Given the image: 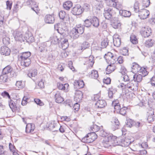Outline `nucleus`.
I'll use <instances>...</instances> for the list:
<instances>
[{"label": "nucleus", "instance_id": "f257e3e1", "mask_svg": "<svg viewBox=\"0 0 155 155\" xmlns=\"http://www.w3.org/2000/svg\"><path fill=\"white\" fill-rule=\"evenodd\" d=\"M104 137L102 143L105 147L108 148L112 146L118 145L119 144L118 143V141L120 140L119 138L113 136L112 134H109Z\"/></svg>", "mask_w": 155, "mask_h": 155}, {"label": "nucleus", "instance_id": "f03ea898", "mask_svg": "<svg viewBox=\"0 0 155 155\" xmlns=\"http://www.w3.org/2000/svg\"><path fill=\"white\" fill-rule=\"evenodd\" d=\"M31 55V53L29 51L23 52L21 54L20 56L21 65L27 67L30 65L31 60L29 57Z\"/></svg>", "mask_w": 155, "mask_h": 155}, {"label": "nucleus", "instance_id": "7ed1b4c3", "mask_svg": "<svg viewBox=\"0 0 155 155\" xmlns=\"http://www.w3.org/2000/svg\"><path fill=\"white\" fill-rule=\"evenodd\" d=\"M97 137V135L95 133L92 132L90 133H88L86 136L82 138V140L83 142L90 143L95 140Z\"/></svg>", "mask_w": 155, "mask_h": 155}, {"label": "nucleus", "instance_id": "20e7f679", "mask_svg": "<svg viewBox=\"0 0 155 155\" xmlns=\"http://www.w3.org/2000/svg\"><path fill=\"white\" fill-rule=\"evenodd\" d=\"M27 5L31 8L35 13L38 15L39 13V9L38 4L33 0H28L26 2Z\"/></svg>", "mask_w": 155, "mask_h": 155}, {"label": "nucleus", "instance_id": "39448f33", "mask_svg": "<svg viewBox=\"0 0 155 155\" xmlns=\"http://www.w3.org/2000/svg\"><path fill=\"white\" fill-rule=\"evenodd\" d=\"M13 37L16 41L23 42L24 36L22 33L18 30L14 31L12 33Z\"/></svg>", "mask_w": 155, "mask_h": 155}, {"label": "nucleus", "instance_id": "423d86ee", "mask_svg": "<svg viewBox=\"0 0 155 155\" xmlns=\"http://www.w3.org/2000/svg\"><path fill=\"white\" fill-rule=\"evenodd\" d=\"M114 12L112 8H109L104 9V15L106 19H110L114 16Z\"/></svg>", "mask_w": 155, "mask_h": 155}, {"label": "nucleus", "instance_id": "0eeeda50", "mask_svg": "<svg viewBox=\"0 0 155 155\" xmlns=\"http://www.w3.org/2000/svg\"><path fill=\"white\" fill-rule=\"evenodd\" d=\"M138 84V83L132 80L126 84V88L133 91H136L137 89Z\"/></svg>", "mask_w": 155, "mask_h": 155}, {"label": "nucleus", "instance_id": "6e6552de", "mask_svg": "<svg viewBox=\"0 0 155 155\" xmlns=\"http://www.w3.org/2000/svg\"><path fill=\"white\" fill-rule=\"evenodd\" d=\"M55 101L58 103H61L64 101V99L61 97L60 91H56L53 92Z\"/></svg>", "mask_w": 155, "mask_h": 155}, {"label": "nucleus", "instance_id": "1a4fd4ad", "mask_svg": "<svg viewBox=\"0 0 155 155\" xmlns=\"http://www.w3.org/2000/svg\"><path fill=\"white\" fill-rule=\"evenodd\" d=\"M138 16L141 19H145L147 18L150 15L149 11L145 9H140L139 12Z\"/></svg>", "mask_w": 155, "mask_h": 155}, {"label": "nucleus", "instance_id": "9d476101", "mask_svg": "<svg viewBox=\"0 0 155 155\" xmlns=\"http://www.w3.org/2000/svg\"><path fill=\"white\" fill-rule=\"evenodd\" d=\"M83 12L81 5H77L73 8L71 12L74 15H79L81 14Z\"/></svg>", "mask_w": 155, "mask_h": 155}, {"label": "nucleus", "instance_id": "9b49d317", "mask_svg": "<svg viewBox=\"0 0 155 155\" xmlns=\"http://www.w3.org/2000/svg\"><path fill=\"white\" fill-rule=\"evenodd\" d=\"M140 32L143 37L147 38L150 35L151 33V30L149 28L143 27L142 28Z\"/></svg>", "mask_w": 155, "mask_h": 155}, {"label": "nucleus", "instance_id": "f8f14e48", "mask_svg": "<svg viewBox=\"0 0 155 155\" xmlns=\"http://www.w3.org/2000/svg\"><path fill=\"white\" fill-rule=\"evenodd\" d=\"M23 42L26 41L27 42L30 43L34 41V38L32 33L29 31H27L25 34L24 37Z\"/></svg>", "mask_w": 155, "mask_h": 155}, {"label": "nucleus", "instance_id": "ddd939ff", "mask_svg": "<svg viewBox=\"0 0 155 155\" xmlns=\"http://www.w3.org/2000/svg\"><path fill=\"white\" fill-rule=\"evenodd\" d=\"M120 139V141H118V143L119 144L118 145H120L124 147L128 146L131 143V142L130 140L129 139L125 138L122 139Z\"/></svg>", "mask_w": 155, "mask_h": 155}, {"label": "nucleus", "instance_id": "4468645a", "mask_svg": "<svg viewBox=\"0 0 155 155\" xmlns=\"http://www.w3.org/2000/svg\"><path fill=\"white\" fill-rule=\"evenodd\" d=\"M113 44L116 47H119L121 45V41L119 35L115 34L113 36Z\"/></svg>", "mask_w": 155, "mask_h": 155}, {"label": "nucleus", "instance_id": "2eb2a0df", "mask_svg": "<svg viewBox=\"0 0 155 155\" xmlns=\"http://www.w3.org/2000/svg\"><path fill=\"white\" fill-rule=\"evenodd\" d=\"M94 57L92 56H90L88 58H85L84 63V64L87 65L89 68L92 67L94 63L93 61Z\"/></svg>", "mask_w": 155, "mask_h": 155}, {"label": "nucleus", "instance_id": "dca6fc26", "mask_svg": "<svg viewBox=\"0 0 155 155\" xmlns=\"http://www.w3.org/2000/svg\"><path fill=\"white\" fill-rule=\"evenodd\" d=\"M45 22L48 24H53L55 21L54 15H46L44 18Z\"/></svg>", "mask_w": 155, "mask_h": 155}, {"label": "nucleus", "instance_id": "f3484780", "mask_svg": "<svg viewBox=\"0 0 155 155\" xmlns=\"http://www.w3.org/2000/svg\"><path fill=\"white\" fill-rule=\"evenodd\" d=\"M111 122L112 124L111 128L113 130H115L119 128L120 123L116 118H113Z\"/></svg>", "mask_w": 155, "mask_h": 155}, {"label": "nucleus", "instance_id": "a211bd4d", "mask_svg": "<svg viewBox=\"0 0 155 155\" xmlns=\"http://www.w3.org/2000/svg\"><path fill=\"white\" fill-rule=\"evenodd\" d=\"M82 92L80 91H77L75 93L74 99V101L77 102H79L81 101L83 98Z\"/></svg>", "mask_w": 155, "mask_h": 155}, {"label": "nucleus", "instance_id": "6ab92c4d", "mask_svg": "<svg viewBox=\"0 0 155 155\" xmlns=\"http://www.w3.org/2000/svg\"><path fill=\"white\" fill-rule=\"evenodd\" d=\"M11 51L10 49L7 46H3L1 47L0 50V52L2 55L6 56L10 54Z\"/></svg>", "mask_w": 155, "mask_h": 155}, {"label": "nucleus", "instance_id": "aec40b11", "mask_svg": "<svg viewBox=\"0 0 155 155\" xmlns=\"http://www.w3.org/2000/svg\"><path fill=\"white\" fill-rule=\"evenodd\" d=\"M74 86L77 89H80L84 87V84L83 80H75L74 83Z\"/></svg>", "mask_w": 155, "mask_h": 155}, {"label": "nucleus", "instance_id": "412c9836", "mask_svg": "<svg viewBox=\"0 0 155 155\" xmlns=\"http://www.w3.org/2000/svg\"><path fill=\"white\" fill-rule=\"evenodd\" d=\"M107 105L105 101L104 100H98L95 104L96 107L103 108Z\"/></svg>", "mask_w": 155, "mask_h": 155}, {"label": "nucleus", "instance_id": "4be33fe9", "mask_svg": "<svg viewBox=\"0 0 155 155\" xmlns=\"http://www.w3.org/2000/svg\"><path fill=\"white\" fill-rule=\"evenodd\" d=\"M35 127L34 124L29 123L27 124L25 131L27 133H32L35 129Z\"/></svg>", "mask_w": 155, "mask_h": 155}, {"label": "nucleus", "instance_id": "5701e85b", "mask_svg": "<svg viewBox=\"0 0 155 155\" xmlns=\"http://www.w3.org/2000/svg\"><path fill=\"white\" fill-rule=\"evenodd\" d=\"M120 15L125 18L129 17L131 15V12L126 10H122L119 11Z\"/></svg>", "mask_w": 155, "mask_h": 155}, {"label": "nucleus", "instance_id": "b1692460", "mask_svg": "<svg viewBox=\"0 0 155 155\" xmlns=\"http://www.w3.org/2000/svg\"><path fill=\"white\" fill-rule=\"evenodd\" d=\"M110 64L106 68V73L109 74L112 73L115 69V66L114 64Z\"/></svg>", "mask_w": 155, "mask_h": 155}, {"label": "nucleus", "instance_id": "393cba45", "mask_svg": "<svg viewBox=\"0 0 155 155\" xmlns=\"http://www.w3.org/2000/svg\"><path fill=\"white\" fill-rule=\"evenodd\" d=\"M67 101V102L68 101V103L67 104L68 105L71 107L73 106V108L74 110L76 111H78L80 107V105L78 103V102H77L76 103L74 104V105H73V104L71 102L70 100H68Z\"/></svg>", "mask_w": 155, "mask_h": 155}, {"label": "nucleus", "instance_id": "a878e982", "mask_svg": "<svg viewBox=\"0 0 155 155\" xmlns=\"http://www.w3.org/2000/svg\"><path fill=\"white\" fill-rule=\"evenodd\" d=\"M140 67L135 62L133 63L132 65L131 71L134 73L138 72Z\"/></svg>", "mask_w": 155, "mask_h": 155}, {"label": "nucleus", "instance_id": "bb28decb", "mask_svg": "<svg viewBox=\"0 0 155 155\" xmlns=\"http://www.w3.org/2000/svg\"><path fill=\"white\" fill-rule=\"evenodd\" d=\"M112 105L114 107V109L117 112H119V111L121 109L120 104L118 100L114 101L112 103Z\"/></svg>", "mask_w": 155, "mask_h": 155}, {"label": "nucleus", "instance_id": "cd10ccee", "mask_svg": "<svg viewBox=\"0 0 155 155\" xmlns=\"http://www.w3.org/2000/svg\"><path fill=\"white\" fill-rule=\"evenodd\" d=\"M91 25L96 28H97L99 25V21L98 18L96 16H94L91 19Z\"/></svg>", "mask_w": 155, "mask_h": 155}, {"label": "nucleus", "instance_id": "c85d7f7f", "mask_svg": "<svg viewBox=\"0 0 155 155\" xmlns=\"http://www.w3.org/2000/svg\"><path fill=\"white\" fill-rule=\"evenodd\" d=\"M143 76L141 74H135L133 76V81L136 82L137 83L140 82L142 80Z\"/></svg>", "mask_w": 155, "mask_h": 155}, {"label": "nucleus", "instance_id": "c756f323", "mask_svg": "<svg viewBox=\"0 0 155 155\" xmlns=\"http://www.w3.org/2000/svg\"><path fill=\"white\" fill-rule=\"evenodd\" d=\"M74 28L78 32L80 35L82 34L84 31V27L81 24L77 25Z\"/></svg>", "mask_w": 155, "mask_h": 155}, {"label": "nucleus", "instance_id": "7c9ffc66", "mask_svg": "<svg viewBox=\"0 0 155 155\" xmlns=\"http://www.w3.org/2000/svg\"><path fill=\"white\" fill-rule=\"evenodd\" d=\"M73 4L72 2L70 1H67L65 2L63 4L64 8L67 10H69L70 8L72 6Z\"/></svg>", "mask_w": 155, "mask_h": 155}, {"label": "nucleus", "instance_id": "2f4dec72", "mask_svg": "<svg viewBox=\"0 0 155 155\" xmlns=\"http://www.w3.org/2000/svg\"><path fill=\"white\" fill-rule=\"evenodd\" d=\"M147 67H140L138 72L140 74H141L143 77H145L147 75L148 73V72L147 71Z\"/></svg>", "mask_w": 155, "mask_h": 155}, {"label": "nucleus", "instance_id": "473e14b6", "mask_svg": "<svg viewBox=\"0 0 155 155\" xmlns=\"http://www.w3.org/2000/svg\"><path fill=\"white\" fill-rule=\"evenodd\" d=\"M57 123H55L54 121H52L49 126L48 128L53 131H55L58 130V127L57 128Z\"/></svg>", "mask_w": 155, "mask_h": 155}, {"label": "nucleus", "instance_id": "72a5a7b5", "mask_svg": "<svg viewBox=\"0 0 155 155\" xmlns=\"http://www.w3.org/2000/svg\"><path fill=\"white\" fill-rule=\"evenodd\" d=\"M154 44V41L152 39H148L144 43L145 46L147 48H150L153 46Z\"/></svg>", "mask_w": 155, "mask_h": 155}, {"label": "nucleus", "instance_id": "f704fd0d", "mask_svg": "<svg viewBox=\"0 0 155 155\" xmlns=\"http://www.w3.org/2000/svg\"><path fill=\"white\" fill-rule=\"evenodd\" d=\"M116 1L114 4L113 3V7L119 11L122 10L121 9L123 7L122 4L120 2H119L117 0H116Z\"/></svg>", "mask_w": 155, "mask_h": 155}, {"label": "nucleus", "instance_id": "c9c22d12", "mask_svg": "<svg viewBox=\"0 0 155 155\" xmlns=\"http://www.w3.org/2000/svg\"><path fill=\"white\" fill-rule=\"evenodd\" d=\"M71 34V35L74 39L78 38L80 35L78 32L76 31L74 28L72 29Z\"/></svg>", "mask_w": 155, "mask_h": 155}, {"label": "nucleus", "instance_id": "e433bc0d", "mask_svg": "<svg viewBox=\"0 0 155 155\" xmlns=\"http://www.w3.org/2000/svg\"><path fill=\"white\" fill-rule=\"evenodd\" d=\"M155 116L154 114V112L152 111L150 113L147 118V120L149 123H151L154 120Z\"/></svg>", "mask_w": 155, "mask_h": 155}, {"label": "nucleus", "instance_id": "4c0bfd02", "mask_svg": "<svg viewBox=\"0 0 155 155\" xmlns=\"http://www.w3.org/2000/svg\"><path fill=\"white\" fill-rule=\"evenodd\" d=\"M47 50V44L45 42L41 43L39 47L38 50L41 52H43Z\"/></svg>", "mask_w": 155, "mask_h": 155}, {"label": "nucleus", "instance_id": "58836bf2", "mask_svg": "<svg viewBox=\"0 0 155 155\" xmlns=\"http://www.w3.org/2000/svg\"><path fill=\"white\" fill-rule=\"evenodd\" d=\"M114 54L110 52H108L107 54H105L104 57L108 64L110 63L109 61Z\"/></svg>", "mask_w": 155, "mask_h": 155}, {"label": "nucleus", "instance_id": "ea45409f", "mask_svg": "<svg viewBox=\"0 0 155 155\" xmlns=\"http://www.w3.org/2000/svg\"><path fill=\"white\" fill-rule=\"evenodd\" d=\"M57 31L60 35V38L64 37L66 36V31L65 30L62 28L59 27V28H57Z\"/></svg>", "mask_w": 155, "mask_h": 155}, {"label": "nucleus", "instance_id": "a19ab883", "mask_svg": "<svg viewBox=\"0 0 155 155\" xmlns=\"http://www.w3.org/2000/svg\"><path fill=\"white\" fill-rule=\"evenodd\" d=\"M12 70V69L10 66H7L4 68L2 71L3 74H6L10 72Z\"/></svg>", "mask_w": 155, "mask_h": 155}, {"label": "nucleus", "instance_id": "79ce46f5", "mask_svg": "<svg viewBox=\"0 0 155 155\" xmlns=\"http://www.w3.org/2000/svg\"><path fill=\"white\" fill-rule=\"evenodd\" d=\"M8 79V76L7 74H3L0 76V82L1 83H5Z\"/></svg>", "mask_w": 155, "mask_h": 155}, {"label": "nucleus", "instance_id": "37998d69", "mask_svg": "<svg viewBox=\"0 0 155 155\" xmlns=\"http://www.w3.org/2000/svg\"><path fill=\"white\" fill-rule=\"evenodd\" d=\"M15 85L19 89H22L25 87L24 83L21 81H17Z\"/></svg>", "mask_w": 155, "mask_h": 155}, {"label": "nucleus", "instance_id": "c03bdc74", "mask_svg": "<svg viewBox=\"0 0 155 155\" xmlns=\"http://www.w3.org/2000/svg\"><path fill=\"white\" fill-rule=\"evenodd\" d=\"M57 87L59 90H65L66 88V86L68 87L69 85L68 84H63L60 83H57Z\"/></svg>", "mask_w": 155, "mask_h": 155}, {"label": "nucleus", "instance_id": "a18cd8bd", "mask_svg": "<svg viewBox=\"0 0 155 155\" xmlns=\"http://www.w3.org/2000/svg\"><path fill=\"white\" fill-rule=\"evenodd\" d=\"M111 25L114 28L117 29L120 26L121 24L120 22L114 21L112 22Z\"/></svg>", "mask_w": 155, "mask_h": 155}, {"label": "nucleus", "instance_id": "49530a36", "mask_svg": "<svg viewBox=\"0 0 155 155\" xmlns=\"http://www.w3.org/2000/svg\"><path fill=\"white\" fill-rule=\"evenodd\" d=\"M130 41L134 44H136L138 43L136 36L133 34H132L130 35Z\"/></svg>", "mask_w": 155, "mask_h": 155}, {"label": "nucleus", "instance_id": "de8ad7c7", "mask_svg": "<svg viewBox=\"0 0 155 155\" xmlns=\"http://www.w3.org/2000/svg\"><path fill=\"white\" fill-rule=\"evenodd\" d=\"M90 46V45L88 42H84L82 44H81V48L80 49L81 50H84Z\"/></svg>", "mask_w": 155, "mask_h": 155}, {"label": "nucleus", "instance_id": "09e8293b", "mask_svg": "<svg viewBox=\"0 0 155 155\" xmlns=\"http://www.w3.org/2000/svg\"><path fill=\"white\" fill-rule=\"evenodd\" d=\"M109 41L107 38H105L103 40L101 43V48H104L107 47L108 45Z\"/></svg>", "mask_w": 155, "mask_h": 155}, {"label": "nucleus", "instance_id": "8fccbe9b", "mask_svg": "<svg viewBox=\"0 0 155 155\" xmlns=\"http://www.w3.org/2000/svg\"><path fill=\"white\" fill-rule=\"evenodd\" d=\"M37 74V71L36 69H34L31 71L28 75L29 77L31 78L33 77H35Z\"/></svg>", "mask_w": 155, "mask_h": 155}, {"label": "nucleus", "instance_id": "3c124183", "mask_svg": "<svg viewBox=\"0 0 155 155\" xmlns=\"http://www.w3.org/2000/svg\"><path fill=\"white\" fill-rule=\"evenodd\" d=\"M9 106L12 111L16 108V105L14 102L10 99V100L8 102Z\"/></svg>", "mask_w": 155, "mask_h": 155}, {"label": "nucleus", "instance_id": "603ef678", "mask_svg": "<svg viewBox=\"0 0 155 155\" xmlns=\"http://www.w3.org/2000/svg\"><path fill=\"white\" fill-rule=\"evenodd\" d=\"M90 76L92 78L96 79L98 77V72L97 71L94 70L91 71Z\"/></svg>", "mask_w": 155, "mask_h": 155}, {"label": "nucleus", "instance_id": "864d4df0", "mask_svg": "<svg viewBox=\"0 0 155 155\" xmlns=\"http://www.w3.org/2000/svg\"><path fill=\"white\" fill-rule=\"evenodd\" d=\"M126 125L128 127H131L134 125L135 122L131 119H128L127 120Z\"/></svg>", "mask_w": 155, "mask_h": 155}, {"label": "nucleus", "instance_id": "5fc2aeb1", "mask_svg": "<svg viewBox=\"0 0 155 155\" xmlns=\"http://www.w3.org/2000/svg\"><path fill=\"white\" fill-rule=\"evenodd\" d=\"M90 129L92 132L95 133V132H98L100 129V127L97 125L94 124L93 125L90 127Z\"/></svg>", "mask_w": 155, "mask_h": 155}, {"label": "nucleus", "instance_id": "6e6d98bb", "mask_svg": "<svg viewBox=\"0 0 155 155\" xmlns=\"http://www.w3.org/2000/svg\"><path fill=\"white\" fill-rule=\"evenodd\" d=\"M127 110L128 108L127 107H124L121 108L119 110V112L120 113V114L124 116L126 114Z\"/></svg>", "mask_w": 155, "mask_h": 155}, {"label": "nucleus", "instance_id": "4d7b16f0", "mask_svg": "<svg viewBox=\"0 0 155 155\" xmlns=\"http://www.w3.org/2000/svg\"><path fill=\"white\" fill-rule=\"evenodd\" d=\"M98 134L101 137H105L109 133H107L104 130H101L98 132Z\"/></svg>", "mask_w": 155, "mask_h": 155}, {"label": "nucleus", "instance_id": "13d9d810", "mask_svg": "<svg viewBox=\"0 0 155 155\" xmlns=\"http://www.w3.org/2000/svg\"><path fill=\"white\" fill-rule=\"evenodd\" d=\"M51 42L54 44H56L58 43H60L59 40L57 36L54 35L51 39Z\"/></svg>", "mask_w": 155, "mask_h": 155}, {"label": "nucleus", "instance_id": "bf43d9fd", "mask_svg": "<svg viewBox=\"0 0 155 155\" xmlns=\"http://www.w3.org/2000/svg\"><path fill=\"white\" fill-rule=\"evenodd\" d=\"M59 16L60 19L64 20L66 16V14L65 12L61 11L59 13Z\"/></svg>", "mask_w": 155, "mask_h": 155}, {"label": "nucleus", "instance_id": "052dcab7", "mask_svg": "<svg viewBox=\"0 0 155 155\" xmlns=\"http://www.w3.org/2000/svg\"><path fill=\"white\" fill-rule=\"evenodd\" d=\"M134 11L136 13L139 12L140 9L139 8V4L137 2H136L134 5Z\"/></svg>", "mask_w": 155, "mask_h": 155}, {"label": "nucleus", "instance_id": "680f3d73", "mask_svg": "<svg viewBox=\"0 0 155 155\" xmlns=\"http://www.w3.org/2000/svg\"><path fill=\"white\" fill-rule=\"evenodd\" d=\"M3 43L5 45H8L10 44V39L8 37H4L2 39Z\"/></svg>", "mask_w": 155, "mask_h": 155}, {"label": "nucleus", "instance_id": "e2e57ef3", "mask_svg": "<svg viewBox=\"0 0 155 155\" xmlns=\"http://www.w3.org/2000/svg\"><path fill=\"white\" fill-rule=\"evenodd\" d=\"M106 4L107 5L112 6L113 5V3L115 2L116 0H105Z\"/></svg>", "mask_w": 155, "mask_h": 155}, {"label": "nucleus", "instance_id": "0e129e2a", "mask_svg": "<svg viewBox=\"0 0 155 155\" xmlns=\"http://www.w3.org/2000/svg\"><path fill=\"white\" fill-rule=\"evenodd\" d=\"M91 25V20L87 19L84 21V25L87 27H90Z\"/></svg>", "mask_w": 155, "mask_h": 155}, {"label": "nucleus", "instance_id": "69168bd1", "mask_svg": "<svg viewBox=\"0 0 155 155\" xmlns=\"http://www.w3.org/2000/svg\"><path fill=\"white\" fill-rule=\"evenodd\" d=\"M117 56L115 54H114L109 61L110 63L114 64L117 60Z\"/></svg>", "mask_w": 155, "mask_h": 155}, {"label": "nucleus", "instance_id": "338daca9", "mask_svg": "<svg viewBox=\"0 0 155 155\" xmlns=\"http://www.w3.org/2000/svg\"><path fill=\"white\" fill-rule=\"evenodd\" d=\"M12 2L7 1L6 2V9L8 10H11L12 8Z\"/></svg>", "mask_w": 155, "mask_h": 155}, {"label": "nucleus", "instance_id": "774afa93", "mask_svg": "<svg viewBox=\"0 0 155 155\" xmlns=\"http://www.w3.org/2000/svg\"><path fill=\"white\" fill-rule=\"evenodd\" d=\"M150 4V0H144L143 2V6L144 7L147 8L149 6Z\"/></svg>", "mask_w": 155, "mask_h": 155}]
</instances>
